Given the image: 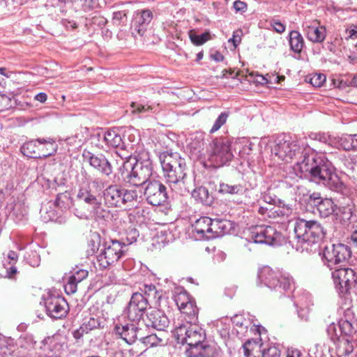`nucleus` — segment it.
I'll use <instances>...</instances> for the list:
<instances>
[{"instance_id": "41", "label": "nucleus", "mask_w": 357, "mask_h": 357, "mask_svg": "<svg viewBox=\"0 0 357 357\" xmlns=\"http://www.w3.org/2000/svg\"><path fill=\"white\" fill-rule=\"evenodd\" d=\"M342 164L344 169L349 172H354L357 168V156L351 154L343 155L340 158Z\"/></svg>"}, {"instance_id": "58", "label": "nucleus", "mask_w": 357, "mask_h": 357, "mask_svg": "<svg viewBox=\"0 0 357 357\" xmlns=\"http://www.w3.org/2000/svg\"><path fill=\"white\" fill-rule=\"evenodd\" d=\"M138 236V231L136 229H131L127 234V244H132V243L135 242Z\"/></svg>"}, {"instance_id": "60", "label": "nucleus", "mask_w": 357, "mask_h": 357, "mask_svg": "<svg viewBox=\"0 0 357 357\" xmlns=\"http://www.w3.org/2000/svg\"><path fill=\"white\" fill-rule=\"evenodd\" d=\"M100 237L98 234L93 235V238H91L89 241V245L91 246V250L93 252L98 250V247L101 245H100Z\"/></svg>"}, {"instance_id": "55", "label": "nucleus", "mask_w": 357, "mask_h": 357, "mask_svg": "<svg viewBox=\"0 0 357 357\" xmlns=\"http://www.w3.org/2000/svg\"><path fill=\"white\" fill-rule=\"evenodd\" d=\"M198 32L197 30L192 29L188 33L191 42L197 46L201 45V35Z\"/></svg>"}, {"instance_id": "33", "label": "nucleus", "mask_w": 357, "mask_h": 357, "mask_svg": "<svg viewBox=\"0 0 357 357\" xmlns=\"http://www.w3.org/2000/svg\"><path fill=\"white\" fill-rule=\"evenodd\" d=\"M231 323V320L229 318L224 317L211 321L209 324V326L212 328H215L217 333H219L221 337H226L227 335H229Z\"/></svg>"}, {"instance_id": "4", "label": "nucleus", "mask_w": 357, "mask_h": 357, "mask_svg": "<svg viewBox=\"0 0 357 357\" xmlns=\"http://www.w3.org/2000/svg\"><path fill=\"white\" fill-rule=\"evenodd\" d=\"M258 280L261 284L271 290L282 294V291L291 290L294 286L293 278L287 274L274 271L269 266L261 268L258 273Z\"/></svg>"}, {"instance_id": "27", "label": "nucleus", "mask_w": 357, "mask_h": 357, "mask_svg": "<svg viewBox=\"0 0 357 357\" xmlns=\"http://www.w3.org/2000/svg\"><path fill=\"white\" fill-rule=\"evenodd\" d=\"M121 190L122 188L116 185H111L107 187L103 192L104 199L109 206H121Z\"/></svg>"}, {"instance_id": "57", "label": "nucleus", "mask_w": 357, "mask_h": 357, "mask_svg": "<svg viewBox=\"0 0 357 357\" xmlns=\"http://www.w3.org/2000/svg\"><path fill=\"white\" fill-rule=\"evenodd\" d=\"M242 31L236 30L234 31L232 38L229 40V43H232L234 48H236L241 42Z\"/></svg>"}, {"instance_id": "43", "label": "nucleus", "mask_w": 357, "mask_h": 357, "mask_svg": "<svg viewBox=\"0 0 357 357\" xmlns=\"http://www.w3.org/2000/svg\"><path fill=\"white\" fill-rule=\"evenodd\" d=\"M200 219H196L194 223L188 227L187 234L190 238L195 241H199L201 238V227L199 225Z\"/></svg>"}, {"instance_id": "38", "label": "nucleus", "mask_w": 357, "mask_h": 357, "mask_svg": "<svg viewBox=\"0 0 357 357\" xmlns=\"http://www.w3.org/2000/svg\"><path fill=\"white\" fill-rule=\"evenodd\" d=\"M353 135H342L341 137L336 136V144L335 148L342 149L345 151L354 150Z\"/></svg>"}, {"instance_id": "24", "label": "nucleus", "mask_w": 357, "mask_h": 357, "mask_svg": "<svg viewBox=\"0 0 357 357\" xmlns=\"http://www.w3.org/2000/svg\"><path fill=\"white\" fill-rule=\"evenodd\" d=\"M344 317L338 322V327L342 334L351 336L357 331V318L349 309L344 312Z\"/></svg>"}, {"instance_id": "1", "label": "nucleus", "mask_w": 357, "mask_h": 357, "mask_svg": "<svg viewBox=\"0 0 357 357\" xmlns=\"http://www.w3.org/2000/svg\"><path fill=\"white\" fill-rule=\"evenodd\" d=\"M300 170L310 181L322 185L332 191L348 195L349 188L335 173V169L326 157L321 153H305L303 160L298 162Z\"/></svg>"}, {"instance_id": "5", "label": "nucleus", "mask_w": 357, "mask_h": 357, "mask_svg": "<svg viewBox=\"0 0 357 357\" xmlns=\"http://www.w3.org/2000/svg\"><path fill=\"white\" fill-rule=\"evenodd\" d=\"M125 245L126 243L118 240L104 241L97 255V263L100 268L105 269L116 263L124 255Z\"/></svg>"}, {"instance_id": "42", "label": "nucleus", "mask_w": 357, "mask_h": 357, "mask_svg": "<svg viewBox=\"0 0 357 357\" xmlns=\"http://www.w3.org/2000/svg\"><path fill=\"white\" fill-rule=\"evenodd\" d=\"M102 321L100 317L96 316H91L89 319H86L84 322L82 324V329H85L87 333L89 331L101 327Z\"/></svg>"}, {"instance_id": "44", "label": "nucleus", "mask_w": 357, "mask_h": 357, "mask_svg": "<svg viewBox=\"0 0 357 357\" xmlns=\"http://www.w3.org/2000/svg\"><path fill=\"white\" fill-rule=\"evenodd\" d=\"M121 192V206L137 200L138 195L136 190L122 188Z\"/></svg>"}, {"instance_id": "9", "label": "nucleus", "mask_w": 357, "mask_h": 357, "mask_svg": "<svg viewBox=\"0 0 357 357\" xmlns=\"http://www.w3.org/2000/svg\"><path fill=\"white\" fill-rule=\"evenodd\" d=\"M250 238L256 243H264L269 245H280L284 238L271 226L257 225L250 231Z\"/></svg>"}, {"instance_id": "30", "label": "nucleus", "mask_w": 357, "mask_h": 357, "mask_svg": "<svg viewBox=\"0 0 357 357\" xmlns=\"http://www.w3.org/2000/svg\"><path fill=\"white\" fill-rule=\"evenodd\" d=\"M222 354V349L215 341H202V357H221Z\"/></svg>"}, {"instance_id": "59", "label": "nucleus", "mask_w": 357, "mask_h": 357, "mask_svg": "<svg viewBox=\"0 0 357 357\" xmlns=\"http://www.w3.org/2000/svg\"><path fill=\"white\" fill-rule=\"evenodd\" d=\"M212 250L215 252L213 257V260L215 263H220L226 259V254L222 251L220 250H216L215 247Z\"/></svg>"}, {"instance_id": "14", "label": "nucleus", "mask_w": 357, "mask_h": 357, "mask_svg": "<svg viewBox=\"0 0 357 357\" xmlns=\"http://www.w3.org/2000/svg\"><path fill=\"white\" fill-rule=\"evenodd\" d=\"M73 212L79 219L89 220L105 219L109 215V211L104 208L102 202H98V205H89V204H73Z\"/></svg>"}, {"instance_id": "61", "label": "nucleus", "mask_w": 357, "mask_h": 357, "mask_svg": "<svg viewBox=\"0 0 357 357\" xmlns=\"http://www.w3.org/2000/svg\"><path fill=\"white\" fill-rule=\"evenodd\" d=\"M233 8L236 12L244 13L247 10V4L241 1H235L233 3Z\"/></svg>"}, {"instance_id": "11", "label": "nucleus", "mask_w": 357, "mask_h": 357, "mask_svg": "<svg viewBox=\"0 0 357 357\" xmlns=\"http://www.w3.org/2000/svg\"><path fill=\"white\" fill-rule=\"evenodd\" d=\"M187 149L188 151L190 158L194 162V189H192V186L189 185L190 187V190L188 192L191 193L192 197L194 198L196 201H199L201 199L200 197V190L201 187L199 186V176L196 174L195 166L196 164L201 163V141L199 137L195 136L194 138L191 137V142L188 144ZM199 166V165H197Z\"/></svg>"}, {"instance_id": "35", "label": "nucleus", "mask_w": 357, "mask_h": 357, "mask_svg": "<svg viewBox=\"0 0 357 357\" xmlns=\"http://www.w3.org/2000/svg\"><path fill=\"white\" fill-rule=\"evenodd\" d=\"M289 45L291 50L295 53H301L304 47V40L298 31H291L289 33Z\"/></svg>"}, {"instance_id": "8", "label": "nucleus", "mask_w": 357, "mask_h": 357, "mask_svg": "<svg viewBox=\"0 0 357 357\" xmlns=\"http://www.w3.org/2000/svg\"><path fill=\"white\" fill-rule=\"evenodd\" d=\"M271 154L278 160L289 162L303 154V152L297 140L284 136L277 139L276 144L271 149Z\"/></svg>"}, {"instance_id": "32", "label": "nucleus", "mask_w": 357, "mask_h": 357, "mask_svg": "<svg viewBox=\"0 0 357 357\" xmlns=\"http://www.w3.org/2000/svg\"><path fill=\"white\" fill-rule=\"evenodd\" d=\"M201 328L191 325L185 331V342L188 345H201Z\"/></svg>"}, {"instance_id": "51", "label": "nucleus", "mask_w": 357, "mask_h": 357, "mask_svg": "<svg viewBox=\"0 0 357 357\" xmlns=\"http://www.w3.org/2000/svg\"><path fill=\"white\" fill-rule=\"evenodd\" d=\"M188 348L185 351L187 357H200L201 345H188Z\"/></svg>"}, {"instance_id": "64", "label": "nucleus", "mask_w": 357, "mask_h": 357, "mask_svg": "<svg viewBox=\"0 0 357 357\" xmlns=\"http://www.w3.org/2000/svg\"><path fill=\"white\" fill-rule=\"evenodd\" d=\"M324 199L321 198L319 192H313L310 195V201L314 206H317Z\"/></svg>"}, {"instance_id": "29", "label": "nucleus", "mask_w": 357, "mask_h": 357, "mask_svg": "<svg viewBox=\"0 0 357 357\" xmlns=\"http://www.w3.org/2000/svg\"><path fill=\"white\" fill-rule=\"evenodd\" d=\"M261 340H248L243 345L245 357H261L262 352Z\"/></svg>"}, {"instance_id": "6", "label": "nucleus", "mask_w": 357, "mask_h": 357, "mask_svg": "<svg viewBox=\"0 0 357 357\" xmlns=\"http://www.w3.org/2000/svg\"><path fill=\"white\" fill-rule=\"evenodd\" d=\"M57 150L55 140L52 138H38L24 143L21 151L31 158H45L54 155Z\"/></svg>"}, {"instance_id": "34", "label": "nucleus", "mask_w": 357, "mask_h": 357, "mask_svg": "<svg viewBox=\"0 0 357 357\" xmlns=\"http://www.w3.org/2000/svg\"><path fill=\"white\" fill-rule=\"evenodd\" d=\"M101 201L93 195L90 190L80 189L77 195V202L75 204H89V205H98Z\"/></svg>"}, {"instance_id": "62", "label": "nucleus", "mask_w": 357, "mask_h": 357, "mask_svg": "<svg viewBox=\"0 0 357 357\" xmlns=\"http://www.w3.org/2000/svg\"><path fill=\"white\" fill-rule=\"evenodd\" d=\"M286 357H305L303 353L298 349L293 347L288 348L287 350Z\"/></svg>"}, {"instance_id": "36", "label": "nucleus", "mask_w": 357, "mask_h": 357, "mask_svg": "<svg viewBox=\"0 0 357 357\" xmlns=\"http://www.w3.org/2000/svg\"><path fill=\"white\" fill-rule=\"evenodd\" d=\"M335 205L331 199L325 198L317 206L320 216L327 218L335 211Z\"/></svg>"}, {"instance_id": "54", "label": "nucleus", "mask_w": 357, "mask_h": 357, "mask_svg": "<svg viewBox=\"0 0 357 357\" xmlns=\"http://www.w3.org/2000/svg\"><path fill=\"white\" fill-rule=\"evenodd\" d=\"M131 107L133 109L132 112L134 113H143L151 111L153 107L149 105H142L137 102H132Z\"/></svg>"}, {"instance_id": "10", "label": "nucleus", "mask_w": 357, "mask_h": 357, "mask_svg": "<svg viewBox=\"0 0 357 357\" xmlns=\"http://www.w3.org/2000/svg\"><path fill=\"white\" fill-rule=\"evenodd\" d=\"M335 288L340 295L348 294L357 282V275L351 268H339L332 273Z\"/></svg>"}, {"instance_id": "45", "label": "nucleus", "mask_w": 357, "mask_h": 357, "mask_svg": "<svg viewBox=\"0 0 357 357\" xmlns=\"http://www.w3.org/2000/svg\"><path fill=\"white\" fill-rule=\"evenodd\" d=\"M139 338L144 344L151 347L162 345L163 342L162 339L156 334H151L145 337L140 335Z\"/></svg>"}, {"instance_id": "2", "label": "nucleus", "mask_w": 357, "mask_h": 357, "mask_svg": "<svg viewBox=\"0 0 357 357\" xmlns=\"http://www.w3.org/2000/svg\"><path fill=\"white\" fill-rule=\"evenodd\" d=\"M166 181L172 190L179 195L190 190L189 185L185 183L186 162L177 152L165 151L159 154Z\"/></svg>"}, {"instance_id": "12", "label": "nucleus", "mask_w": 357, "mask_h": 357, "mask_svg": "<svg viewBox=\"0 0 357 357\" xmlns=\"http://www.w3.org/2000/svg\"><path fill=\"white\" fill-rule=\"evenodd\" d=\"M213 154L211 155L209 160L211 164L202 163L205 167L217 168L223 165L225 162L231 160L232 153L230 149V145L227 141L224 142L222 139H216L213 141L211 145Z\"/></svg>"}, {"instance_id": "37", "label": "nucleus", "mask_w": 357, "mask_h": 357, "mask_svg": "<svg viewBox=\"0 0 357 357\" xmlns=\"http://www.w3.org/2000/svg\"><path fill=\"white\" fill-rule=\"evenodd\" d=\"M54 204L56 207L60 208L62 211H67L72 206H73L72 197L67 191L59 193L56 198Z\"/></svg>"}, {"instance_id": "26", "label": "nucleus", "mask_w": 357, "mask_h": 357, "mask_svg": "<svg viewBox=\"0 0 357 357\" xmlns=\"http://www.w3.org/2000/svg\"><path fill=\"white\" fill-rule=\"evenodd\" d=\"M219 236V219L202 217V239H211Z\"/></svg>"}, {"instance_id": "50", "label": "nucleus", "mask_w": 357, "mask_h": 357, "mask_svg": "<svg viewBox=\"0 0 357 357\" xmlns=\"http://www.w3.org/2000/svg\"><path fill=\"white\" fill-rule=\"evenodd\" d=\"M280 351L275 347H270L262 350L261 357H280Z\"/></svg>"}, {"instance_id": "49", "label": "nucleus", "mask_w": 357, "mask_h": 357, "mask_svg": "<svg viewBox=\"0 0 357 357\" xmlns=\"http://www.w3.org/2000/svg\"><path fill=\"white\" fill-rule=\"evenodd\" d=\"M326 82V76L324 74L315 73L310 78V83L314 87H320Z\"/></svg>"}, {"instance_id": "3", "label": "nucleus", "mask_w": 357, "mask_h": 357, "mask_svg": "<svg viewBox=\"0 0 357 357\" xmlns=\"http://www.w3.org/2000/svg\"><path fill=\"white\" fill-rule=\"evenodd\" d=\"M294 233L297 239V250L308 251L325 236L323 226L316 220L298 219L294 224Z\"/></svg>"}, {"instance_id": "21", "label": "nucleus", "mask_w": 357, "mask_h": 357, "mask_svg": "<svg viewBox=\"0 0 357 357\" xmlns=\"http://www.w3.org/2000/svg\"><path fill=\"white\" fill-rule=\"evenodd\" d=\"M169 324V319L161 310L157 309L151 310L146 315V325L158 331H164Z\"/></svg>"}, {"instance_id": "7", "label": "nucleus", "mask_w": 357, "mask_h": 357, "mask_svg": "<svg viewBox=\"0 0 357 357\" xmlns=\"http://www.w3.org/2000/svg\"><path fill=\"white\" fill-rule=\"evenodd\" d=\"M128 166L131 167V171L125 178L127 183L133 186L138 187L150 181L149 179L152 175L153 167L149 160L144 161L137 160L133 165L126 162L123 163V167L128 169Z\"/></svg>"}, {"instance_id": "20", "label": "nucleus", "mask_w": 357, "mask_h": 357, "mask_svg": "<svg viewBox=\"0 0 357 357\" xmlns=\"http://www.w3.org/2000/svg\"><path fill=\"white\" fill-rule=\"evenodd\" d=\"M135 323L116 324L114 327L115 333L128 344L134 343L138 337H140L139 328Z\"/></svg>"}, {"instance_id": "15", "label": "nucleus", "mask_w": 357, "mask_h": 357, "mask_svg": "<svg viewBox=\"0 0 357 357\" xmlns=\"http://www.w3.org/2000/svg\"><path fill=\"white\" fill-rule=\"evenodd\" d=\"M148 298L142 293H134L126 308V314L129 320L132 322L140 321L148 307Z\"/></svg>"}, {"instance_id": "31", "label": "nucleus", "mask_w": 357, "mask_h": 357, "mask_svg": "<svg viewBox=\"0 0 357 357\" xmlns=\"http://www.w3.org/2000/svg\"><path fill=\"white\" fill-rule=\"evenodd\" d=\"M18 260V255L13 250H10L5 259L3 266L6 269V278H12L17 272L15 264Z\"/></svg>"}, {"instance_id": "28", "label": "nucleus", "mask_w": 357, "mask_h": 357, "mask_svg": "<svg viewBox=\"0 0 357 357\" xmlns=\"http://www.w3.org/2000/svg\"><path fill=\"white\" fill-rule=\"evenodd\" d=\"M98 137L102 139L108 148H125V142L121 136L114 130H107L102 134L98 133Z\"/></svg>"}, {"instance_id": "22", "label": "nucleus", "mask_w": 357, "mask_h": 357, "mask_svg": "<svg viewBox=\"0 0 357 357\" xmlns=\"http://www.w3.org/2000/svg\"><path fill=\"white\" fill-rule=\"evenodd\" d=\"M89 272L86 269L78 266L73 268L70 272L67 283L64 286L65 291L68 294H73L77 290V284L88 277Z\"/></svg>"}, {"instance_id": "46", "label": "nucleus", "mask_w": 357, "mask_h": 357, "mask_svg": "<svg viewBox=\"0 0 357 357\" xmlns=\"http://www.w3.org/2000/svg\"><path fill=\"white\" fill-rule=\"evenodd\" d=\"M242 191V186L240 185H229L222 183L220 185V192L222 193L238 194Z\"/></svg>"}, {"instance_id": "40", "label": "nucleus", "mask_w": 357, "mask_h": 357, "mask_svg": "<svg viewBox=\"0 0 357 357\" xmlns=\"http://www.w3.org/2000/svg\"><path fill=\"white\" fill-rule=\"evenodd\" d=\"M294 297L296 307H310L313 305L311 296L308 292L298 294Z\"/></svg>"}, {"instance_id": "13", "label": "nucleus", "mask_w": 357, "mask_h": 357, "mask_svg": "<svg viewBox=\"0 0 357 357\" xmlns=\"http://www.w3.org/2000/svg\"><path fill=\"white\" fill-rule=\"evenodd\" d=\"M351 252L349 246L342 244H333L324 248L323 258L325 264L331 268L333 265L345 261L351 257Z\"/></svg>"}, {"instance_id": "53", "label": "nucleus", "mask_w": 357, "mask_h": 357, "mask_svg": "<svg viewBox=\"0 0 357 357\" xmlns=\"http://www.w3.org/2000/svg\"><path fill=\"white\" fill-rule=\"evenodd\" d=\"M141 290L148 298H156L157 291L155 287L153 284H144Z\"/></svg>"}, {"instance_id": "56", "label": "nucleus", "mask_w": 357, "mask_h": 357, "mask_svg": "<svg viewBox=\"0 0 357 357\" xmlns=\"http://www.w3.org/2000/svg\"><path fill=\"white\" fill-rule=\"evenodd\" d=\"M298 317L303 321H308L310 317V307H296Z\"/></svg>"}, {"instance_id": "39", "label": "nucleus", "mask_w": 357, "mask_h": 357, "mask_svg": "<svg viewBox=\"0 0 357 357\" xmlns=\"http://www.w3.org/2000/svg\"><path fill=\"white\" fill-rule=\"evenodd\" d=\"M309 137L314 140L319 141L330 146L334 147L336 144V136L328 133H311Z\"/></svg>"}, {"instance_id": "63", "label": "nucleus", "mask_w": 357, "mask_h": 357, "mask_svg": "<svg viewBox=\"0 0 357 357\" xmlns=\"http://www.w3.org/2000/svg\"><path fill=\"white\" fill-rule=\"evenodd\" d=\"M271 24L277 33H282L285 31V26L279 21L273 20Z\"/></svg>"}, {"instance_id": "17", "label": "nucleus", "mask_w": 357, "mask_h": 357, "mask_svg": "<svg viewBox=\"0 0 357 357\" xmlns=\"http://www.w3.org/2000/svg\"><path fill=\"white\" fill-rule=\"evenodd\" d=\"M82 156L84 160L89 162L92 167L98 170L102 174L107 176L112 174V167L110 162L102 154L96 155L90 151L84 150Z\"/></svg>"}, {"instance_id": "18", "label": "nucleus", "mask_w": 357, "mask_h": 357, "mask_svg": "<svg viewBox=\"0 0 357 357\" xmlns=\"http://www.w3.org/2000/svg\"><path fill=\"white\" fill-rule=\"evenodd\" d=\"M67 303L63 298L50 296L45 301L47 314L54 319H61L67 313Z\"/></svg>"}, {"instance_id": "16", "label": "nucleus", "mask_w": 357, "mask_h": 357, "mask_svg": "<svg viewBox=\"0 0 357 357\" xmlns=\"http://www.w3.org/2000/svg\"><path fill=\"white\" fill-rule=\"evenodd\" d=\"M144 196L149 204L160 206L167 200L166 187L159 181H151L145 188Z\"/></svg>"}, {"instance_id": "52", "label": "nucleus", "mask_w": 357, "mask_h": 357, "mask_svg": "<svg viewBox=\"0 0 357 357\" xmlns=\"http://www.w3.org/2000/svg\"><path fill=\"white\" fill-rule=\"evenodd\" d=\"M346 40H356L357 39V26L355 24H350L345 30Z\"/></svg>"}, {"instance_id": "19", "label": "nucleus", "mask_w": 357, "mask_h": 357, "mask_svg": "<svg viewBox=\"0 0 357 357\" xmlns=\"http://www.w3.org/2000/svg\"><path fill=\"white\" fill-rule=\"evenodd\" d=\"M303 31L308 40L313 43H321L326 37L324 26L318 25L316 22H306L303 24Z\"/></svg>"}, {"instance_id": "23", "label": "nucleus", "mask_w": 357, "mask_h": 357, "mask_svg": "<svg viewBox=\"0 0 357 357\" xmlns=\"http://www.w3.org/2000/svg\"><path fill=\"white\" fill-rule=\"evenodd\" d=\"M174 301L182 313L188 315L195 313L193 303L191 301L188 292L184 289H178L175 291Z\"/></svg>"}, {"instance_id": "47", "label": "nucleus", "mask_w": 357, "mask_h": 357, "mask_svg": "<svg viewBox=\"0 0 357 357\" xmlns=\"http://www.w3.org/2000/svg\"><path fill=\"white\" fill-rule=\"evenodd\" d=\"M232 229V222L227 220H219V236L229 233Z\"/></svg>"}, {"instance_id": "25", "label": "nucleus", "mask_w": 357, "mask_h": 357, "mask_svg": "<svg viewBox=\"0 0 357 357\" xmlns=\"http://www.w3.org/2000/svg\"><path fill=\"white\" fill-rule=\"evenodd\" d=\"M152 13L149 10H142L136 13L133 27L134 30L140 36H143L146 31V26L152 20Z\"/></svg>"}, {"instance_id": "48", "label": "nucleus", "mask_w": 357, "mask_h": 357, "mask_svg": "<svg viewBox=\"0 0 357 357\" xmlns=\"http://www.w3.org/2000/svg\"><path fill=\"white\" fill-rule=\"evenodd\" d=\"M227 117L228 114L226 112H222L215 120L210 132L213 133L218 130L226 123Z\"/></svg>"}]
</instances>
